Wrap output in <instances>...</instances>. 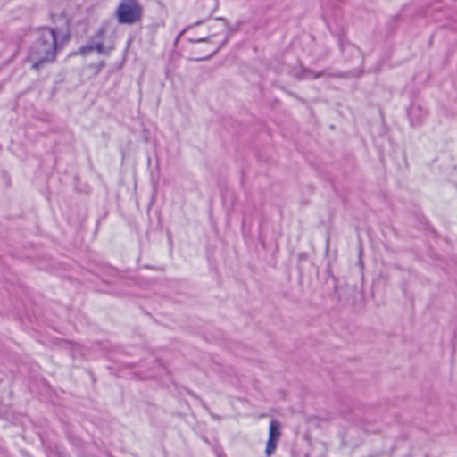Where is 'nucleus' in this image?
Masks as SVG:
<instances>
[{"instance_id": "f257e3e1", "label": "nucleus", "mask_w": 457, "mask_h": 457, "mask_svg": "<svg viewBox=\"0 0 457 457\" xmlns=\"http://www.w3.org/2000/svg\"><path fill=\"white\" fill-rule=\"evenodd\" d=\"M69 40L67 33L50 28H42L38 31L37 40L31 46L28 60L32 68L38 70L46 63L53 62L56 52Z\"/></svg>"}, {"instance_id": "f03ea898", "label": "nucleus", "mask_w": 457, "mask_h": 457, "mask_svg": "<svg viewBox=\"0 0 457 457\" xmlns=\"http://www.w3.org/2000/svg\"><path fill=\"white\" fill-rule=\"evenodd\" d=\"M114 15L120 24L131 25L141 20L143 7L138 0H120Z\"/></svg>"}, {"instance_id": "7ed1b4c3", "label": "nucleus", "mask_w": 457, "mask_h": 457, "mask_svg": "<svg viewBox=\"0 0 457 457\" xmlns=\"http://www.w3.org/2000/svg\"><path fill=\"white\" fill-rule=\"evenodd\" d=\"M280 435V425L278 421L276 420H270L269 427V437L265 448V453L267 456H270L275 452Z\"/></svg>"}, {"instance_id": "20e7f679", "label": "nucleus", "mask_w": 457, "mask_h": 457, "mask_svg": "<svg viewBox=\"0 0 457 457\" xmlns=\"http://www.w3.org/2000/svg\"><path fill=\"white\" fill-rule=\"evenodd\" d=\"M92 51H96L98 54H108L111 51V49L106 48L101 42L90 43L79 48V54L83 55H86Z\"/></svg>"}, {"instance_id": "39448f33", "label": "nucleus", "mask_w": 457, "mask_h": 457, "mask_svg": "<svg viewBox=\"0 0 457 457\" xmlns=\"http://www.w3.org/2000/svg\"><path fill=\"white\" fill-rule=\"evenodd\" d=\"M103 34H104V30H100V31L98 32V35H99V36H102Z\"/></svg>"}, {"instance_id": "423d86ee", "label": "nucleus", "mask_w": 457, "mask_h": 457, "mask_svg": "<svg viewBox=\"0 0 457 457\" xmlns=\"http://www.w3.org/2000/svg\"><path fill=\"white\" fill-rule=\"evenodd\" d=\"M204 38H202V39H198V40H196V41H197V42H201V41H204Z\"/></svg>"}]
</instances>
